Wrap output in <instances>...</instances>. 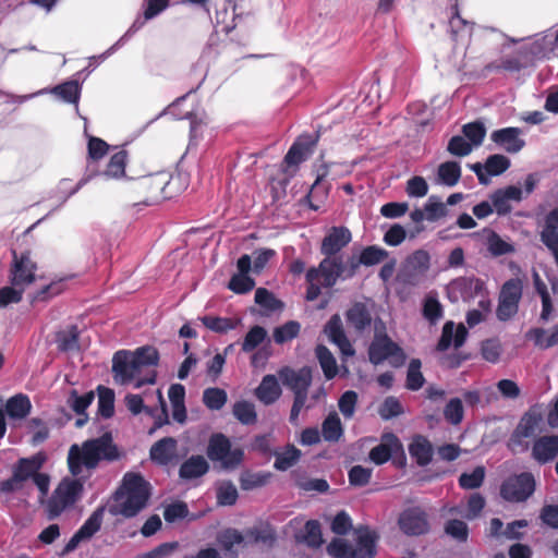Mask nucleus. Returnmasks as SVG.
<instances>
[{"mask_svg":"<svg viewBox=\"0 0 558 558\" xmlns=\"http://www.w3.org/2000/svg\"><path fill=\"white\" fill-rule=\"evenodd\" d=\"M121 458V452L110 432L97 438L87 439L81 446L74 444L68 453V466L73 476H78L83 468L95 470L101 461L113 462Z\"/></svg>","mask_w":558,"mask_h":558,"instance_id":"obj_1","label":"nucleus"},{"mask_svg":"<svg viewBox=\"0 0 558 558\" xmlns=\"http://www.w3.org/2000/svg\"><path fill=\"white\" fill-rule=\"evenodd\" d=\"M150 485L138 473H126L122 486L114 493L116 504L109 508L112 515L133 518L148 504Z\"/></svg>","mask_w":558,"mask_h":558,"instance_id":"obj_2","label":"nucleus"},{"mask_svg":"<svg viewBox=\"0 0 558 558\" xmlns=\"http://www.w3.org/2000/svg\"><path fill=\"white\" fill-rule=\"evenodd\" d=\"M374 339L367 351L369 362L379 365L386 360H390L392 366H401L405 361L402 348L387 335L386 325L380 318L374 320Z\"/></svg>","mask_w":558,"mask_h":558,"instance_id":"obj_3","label":"nucleus"},{"mask_svg":"<svg viewBox=\"0 0 558 558\" xmlns=\"http://www.w3.org/2000/svg\"><path fill=\"white\" fill-rule=\"evenodd\" d=\"M282 384L294 395L290 411L289 421L292 425H299V415L305 407L308 388L312 384V371L304 366L298 371L290 367H283L279 372Z\"/></svg>","mask_w":558,"mask_h":558,"instance_id":"obj_4","label":"nucleus"},{"mask_svg":"<svg viewBox=\"0 0 558 558\" xmlns=\"http://www.w3.org/2000/svg\"><path fill=\"white\" fill-rule=\"evenodd\" d=\"M84 483L82 478L64 477L47 501V517L58 518L65 509L74 506L82 497Z\"/></svg>","mask_w":558,"mask_h":558,"instance_id":"obj_5","label":"nucleus"},{"mask_svg":"<svg viewBox=\"0 0 558 558\" xmlns=\"http://www.w3.org/2000/svg\"><path fill=\"white\" fill-rule=\"evenodd\" d=\"M206 453L210 461L220 462L225 470H235L244 460V450L240 447L232 449L230 439L222 433L209 437Z\"/></svg>","mask_w":558,"mask_h":558,"instance_id":"obj_6","label":"nucleus"},{"mask_svg":"<svg viewBox=\"0 0 558 558\" xmlns=\"http://www.w3.org/2000/svg\"><path fill=\"white\" fill-rule=\"evenodd\" d=\"M522 294L523 281L520 278H511L501 286L496 310L500 322H507L517 315Z\"/></svg>","mask_w":558,"mask_h":558,"instance_id":"obj_7","label":"nucleus"},{"mask_svg":"<svg viewBox=\"0 0 558 558\" xmlns=\"http://www.w3.org/2000/svg\"><path fill=\"white\" fill-rule=\"evenodd\" d=\"M536 482L531 472L507 477L500 485V496L509 502H523L535 492Z\"/></svg>","mask_w":558,"mask_h":558,"instance_id":"obj_8","label":"nucleus"},{"mask_svg":"<svg viewBox=\"0 0 558 558\" xmlns=\"http://www.w3.org/2000/svg\"><path fill=\"white\" fill-rule=\"evenodd\" d=\"M430 268V255L425 250H416L402 264L398 280L405 286H418Z\"/></svg>","mask_w":558,"mask_h":558,"instance_id":"obj_9","label":"nucleus"},{"mask_svg":"<svg viewBox=\"0 0 558 558\" xmlns=\"http://www.w3.org/2000/svg\"><path fill=\"white\" fill-rule=\"evenodd\" d=\"M37 264L31 257V251L26 250L17 254L12 250V264L10 269L11 283L14 287L25 288L36 279Z\"/></svg>","mask_w":558,"mask_h":558,"instance_id":"obj_10","label":"nucleus"},{"mask_svg":"<svg viewBox=\"0 0 558 558\" xmlns=\"http://www.w3.org/2000/svg\"><path fill=\"white\" fill-rule=\"evenodd\" d=\"M400 530L409 536H420L429 532L428 515L421 507L404 509L398 519Z\"/></svg>","mask_w":558,"mask_h":558,"instance_id":"obj_11","label":"nucleus"},{"mask_svg":"<svg viewBox=\"0 0 558 558\" xmlns=\"http://www.w3.org/2000/svg\"><path fill=\"white\" fill-rule=\"evenodd\" d=\"M397 453L401 456L398 464L403 466L405 464V456L400 439L393 433H385L381 436L380 444L371 449L369 459L375 464L380 465ZM395 462L397 463V461Z\"/></svg>","mask_w":558,"mask_h":558,"instance_id":"obj_12","label":"nucleus"},{"mask_svg":"<svg viewBox=\"0 0 558 558\" xmlns=\"http://www.w3.org/2000/svg\"><path fill=\"white\" fill-rule=\"evenodd\" d=\"M113 379L117 384L128 385L136 379L141 371L131 351L120 350L112 359Z\"/></svg>","mask_w":558,"mask_h":558,"instance_id":"obj_13","label":"nucleus"},{"mask_svg":"<svg viewBox=\"0 0 558 558\" xmlns=\"http://www.w3.org/2000/svg\"><path fill=\"white\" fill-rule=\"evenodd\" d=\"M319 135L302 134L289 148L283 158V162L288 168L294 167L295 169L305 160H307L317 145Z\"/></svg>","mask_w":558,"mask_h":558,"instance_id":"obj_14","label":"nucleus"},{"mask_svg":"<svg viewBox=\"0 0 558 558\" xmlns=\"http://www.w3.org/2000/svg\"><path fill=\"white\" fill-rule=\"evenodd\" d=\"M102 518L104 508H97L65 544L61 555L64 556L72 553L82 541L89 539L94 536L101 527Z\"/></svg>","mask_w":558,"mask_h":558,"instance_id":"obj_15","label":"nucleus"},{"mask_svg":"<svg viewBox=\"0 0 558 558\" xmlns=\"http://www.w3.org/2000/svg\"><path fill=\"white\" fill-rule=\"evenodd\" d=\"M324 332L327 335L329 341L337 345L343 356H353L355 350L348 339L341 317L339 314H333L324 327Z\"/></svg>","mask_w":558,"mask_h":558,"instance_id":"obj_16","label":"nucleus"},{"mask_svg":"<svg viewBox=\"0 0 558 558\" xmlns=\"http://www.w3.org/2000/svg\"><path fill=\"white\" fill-rule=\"evenodd\" d=\"M532 459L541 465L558 457V435H543L534 439L531 447Z\"/></svg>","mask_w":558,"mask_h":558,"instance_id":"obj_17","label":"nucleus"},{"mask_svg":"<svg viewBox=\"0 0 558 558\" xmlns=\"http://www.w3.org/2000/svg\"><path fill=\"white\" fill-rule=\"evenodd\" d=\"M46 460L47 457L44 452H37L32 457L24 458V468L29 473L28 480L33 481L43 497L47 496L50 486V476L47 473L40 472Z\"/></svg>","mask_w":558,"mask_h":558,"instance_id":"obj_18","label":"nucleus"},{"mask_svg":"<svg viewBox=\"0 0 558 558\" xmlns=\"http://www.w3.org/2000/svg\"><path fill=\"white\" fill-rule=\"evenodd\" d=\"M352 235L348 228L332 227L322 241L320 253L324 256L337 255L350 243Z\"/></svg>","mask_w":558,"mask_h":558,"instance_id":"obj_19","label":"nucleus"},{"mask_svg":"<svg viewBox=\"0 0 558 558\" xmlns=\"http://www.w3.org/2000/svg\"><path fill=\"white\" fill-rule=\"evenodd\" d=\"M539 238L558 266V208H554L547 214Z\"/></svg>","mask_w":558,"mask_h":558,"instance_id":"obj_20","label":"nucleus"},{"mask_svg":"<svg viewBox=\"0 0 558 558\" xmlns=\"http://www.w3.org/2000/svg\"><path fill=\"white\" fill-rule=\"evenodd\" d=\"M520 134L521 130L519 128L509 126L494 131L490 138L507 153L515 154L525 146V142L520 137Z\"/></svg>","mask_w":558,"mask_h":558,"instance_id":"obj_21","label":"nucleus"},{"mask_svg":"<svg viewBox=\"0 0 558 558\" xmlns=\"http://www.w3.org/2000/svg\"><path fill=\"white\" fill-rule=\"evenodd\" d=\"M166 184L167 182L161 175L151 174L141 178L136 183V189L143 194L142 202L148 205L163 197Z\"/></svg>","mask_w":558,"mask_h":558,"instance_id":"obj_22","label":"nucleus"},{"mask_svg":"<svg viewBox=\"0 0 558 558\" xmlns=\"http://www.w3.org/2000/svg\"><path fill=\"white\" fill-rule=\"evenodd\" d=\"M345 319L356 332L362 333L371 327L373 317L368 306L363 302H355L345 312Z\"/></svg>","mask_w":558,"mask_h":558,"instance_id":"obj_23","label":"nucleus"},{"mask_svg":"<svg viewBox=\"0 0 558 558\" xmlns=\"http://www.w3.org/2000/svg\"><path fill=\"white\" fill-rule=\"evenodd\" d=\"M178 441L173 437H163L156 441L149 451L150 459L160 465L169 464L175 457Z\"/></svg>","mask_w":558,"mask_h":558,"instance_id":"obj_24","label":"nucleus"},{"mask_svg":"<svg viewBox=\"0 0 558 558\" xmlns=\"http://www.w3.org/2000/svg\"><path fill=\"white\" fill-rule=\"evenodd\" d=\"M409 453L417 465L426 466L432 462L434 449L425 436L416 435L409 445Z\"/></svg>","mask_w":558,"mask_h":558,"instance_id":"obj_25","label":"nucleus"},{"mask_svg":"<svg viewBox=\"0 0 558 558\" xmlns=\"http://www.w3.org/2000/svg\"><path fill=\"white\" fill-rule=\"evenodd\" d=\"M209 463L201 454L191 456L179 469V476L182 480H195L202 477L209 471Z\"/></svg>","mask_w":558,"mask_h":558,"instance_id":"obj_26","label":"nucleus"},{"mask_svg":"<svg viewBox=\"0 0 558 558\" xmlns=\"http://www.w3.org/2000/svg\"><path fill=\"white\" fill-rule=\"evenodd\" d=\"M526 340L533 341L534 345L546 350L558 345V324L553 326L549 330L541 327H534L525 333Z\"/></svg>","mask_w":558,"mask_h":558,"instance_id":"obj_27","label":"nucleus"},{"mask_svg":"<svg viewBox=\"0 0 558 558\" xmlns=\"http://www.w3.org/2000/svg\"><path fill=\"white\" fill-rule=\"evenodd\" d=\"M29 473L24 468V458L16 461L12 469V475L0 482V493L12 494L23 488L24 482L28 480Z\"/></svg>","mask_w":558,"mask_h":558,"instance_id":"obj_28","label":"nucleus"},{"mask_svg":"<svg viewBox=\"0 0 558 558\" xmlns=\"http://www.w3.org/2000/svg\"><path fill=\"white\" fill-rule=\"evenodd\" d=\"M281 388L275 375L263 377L255 390L257 399L266 405L275 403L281 396Z\"/></svg>","mask_w":558,"mask_h":558,"instance_id":"obj_29","label":"nucleus"},{"mask_svg":"<svg viewBox=\"0 0 558 558\" xmlns=\"http://www.w3.org/2000/svg\"><path fill=\"white\" fill-rule=\"evenodd\" d=\"M543 421V412L539 405L531 407L520 418L517 427L522 436L532 437L536 434L541 422Z\"/></svg>","mask_w":558,"mask_h":558,"instance_id":"obj_30","label":"nucleus"},{"mask_svg":"<svg viewBox=\"0 0 558 558\" xmlns=\"http://www.w3.org/2000/svg\"><path fill=\"white\" fill-rule=\"evenodd\" d=\"M378 535L376 532L365 529L360 531L356 539V547L353 548L354 558H375L376 556V542Z\"/></svg>","mask_w":558,"mask_h":558,"instance_id":"obj_31","label":"nucleus"},{"mask_svg":"<svg viewBox=\"0 0 558 558\" xmlns=\"http://www.w3.org/2000/svg\"><path fill=\"white\" fill-rule=\"evenodd\" d=\"M128 161V151L120 149L110 156L106 165L102 175L107 179H121L125 175V167Z\"/></svg>","mask_w":558,"mask_h":558,"instance_id":"obj_32","label":"nucleus"},{"mask_svg":"<svg viewBox=\"0 0 558 558\" xmlns=\"http://www.w3.org/2000/svg\"><path fill=\"white\" fill-rule=\"evenodd\" d=\"M202 324L209 330L217 333H227L233 330L241 323L240 318L220 317L213 315H205L199 317Z\"/></svg>","mask_w":558,"mask_h":558,"instance_id":"obj_33","label":"nucleus"},{"mask_svg":"<svg viewBox=\"0 0 558 558\" xmlns=\"http://www.w3.org/2000/svg\"><path fill=\"white\" fill-rule=\"evenodd\" d=\"M315 355L319 362L326 379H333L338 374L337 361L331 351L324 344L315 348Z\"/></svg>","mask_w":558,"mask_h":558,"instance_id":"obj_34","label":"nucleus"},{"mask_svg":"<svg viewBox=\"0 0 558 558\" xmlns=\"http://www.w3.org/2000/svg\"><path fill=\"white\" fill-rule=\"evenodd\" d=\"M461 178V167L458 161H445L438 166L437 181L447 186H454Z\"/></svg>","mask_w":558,"mask_h":558,"instance_id":"obj_35","label":"nucleus"},{"mask_svg":"<svg viewBox=\"0 0 558 558\" xmlns=\"http://www.w3.org/2000/svg\"><path fill=\"white\" fill-rule=\"evenodd\" d=\"M343 435V427L339 415L331 412L322 424V436L326 441L337 442Z\"/></svg>","mask_w":558,"mask_h":558,"instance_id":"obj_36","label":"nucleus"},{"mask_svg":"<svg viewBox=\"0 0 558 558\" xmlns=\"http://www.w3.org/2000/svg\"><path fill=\"white\" fill-rule=\"evenodd\" d=\"M32 409L29 398L25 395H15L11 397L5 404L7 413L12 418L26 417Z\"/></svg>","mask_w":558,"mask_h":558,"instance_id":"obj_37","label":"nucleus"},{"mask_svg":"<svg viewBox=\"0 0 558 558\" xmlns=\"http://www.w3.org/2000/svg\"><path fill=\"white\" fill-rule=\"evenodd\" d=\"M451 287L465 300L480 294L484 289V282L478 278L461 277L452 281Z\"/></svg>","mask_w":558,"mask_h":558,"instance_id":"obj_38","label":"nucleus"},{"mask_svg":"<svg viewBox=\"0 0 558 558\" xmlns=\"http://www.w3.org/2000/svg\"><path fill=\"white\" fill-rule=\"evenodd\" d=\"M422 362L420 359H412L407 371L405 388L411 391L420 390L425 384V377L421 372Z\"/></svg>","mask_w":558,"mask_h":558,"instance_id":"obj_39","label":"nucleus"},{"mask_svg":"<svg viewBox=\"0 0 558 558\" xmlns=\"http://www.w3.org/2000/svg\"><path fill=\"white\" fill-rule=\"evenodd\" d=\"M275 469L287 471L298 463L301 458V451L293 445H288L282 452H275Z\"/></svg>","mask_w":558,"mask_h":558,"instance_id":"obj_40","label":"nucleus"},{"mask_svg":"<svg viewBox=\"0 0 558 558\" xmlns=\"http://www.w3.org/2000/svg\"><path fill=\"white\" fill-rule=\"evenodd\" d=\"M94 398L95 395L93 391H88L85 395L80 396L76 389H72L66 399V404L77 415H85L86 410L94 401Z\"/></svg>","mask_w":558,"mask_h":558,"instance_id":"obj_41","label":"nucleus"},{"mask_svg":"<svg viewBox=\"0 0 558 558\" xmlns=\"http://www.w3.org/2000/svg\"><path fill=\"white\" fill-rule=\"evenodd\" d=\"M227 392L218 387H210L203 392V403L211 411L221 410L227 403Z\"/></svg>","mask_w":558,"mask_h":558,"instance_id":"obj_42","label":"nucleus"},{"mask_svg":"<svg viewBox=\"0 0 558 558\" xmlns=\"http://www.w3.org/2000/svg\"><path fill=\"white\" fill-rule=\"evenodd\" d=\"M98 413L105 417L110 418L114 414V392L112 389L98 386Z\"/></svg>","mask_w":558,"mask_h":558,"instance_id":"obj_43","label":"nucleus"},{"mask_svg":"<svg viewBox=\"0 0 558 558\" xmlns=\"http://www.w3.org/2000/svg\"><path fill=\"white\" fill-rule=\"evenodd\" d=\"M270 477L271 474L268 472L244 471L240 476V486L243 490H252L265 486Z\"/></svg>","mask_w":558,"mask_h":558,"instance_id":"obj_44","label":"nucleus"},{"mask_svg":"<svg viewBox=\"0 0 558 558\" xmlns=\"http://www.w3.org/2000/svg\"><path fill=\"white\" fill-rule=\"evenodd\" d=\"M109 149L110 145L106 141L89 135L87 142V162H98L109 153Z\"/></svg>","mask_w":558,"mask_h":558,"instance_id":"obj_45","label":"nucleus"},{"mask_svg":"<svg viewBox=\"0 0 558 558\" xmlns=\"http://www.w3.org/2000/svg\"><path fill=\"white\" fill-rule=\"evenodd\" d=\"M132 355L140 368L142 371L145 366H157L159 362V352L156 348L150 345H145L137 348Z\"/></svg>","mask_w":558,"mask_h":558,"instance_id":"obj_46","label":"nucleus"},{"mask_svg":"<svg viewBox=\"0 0 558 558\" xmlns=\"http://www.w3.org/2000/svg\"><path fill=\"white\" fill-rule=\"evenodd\" d=\"M51 93L66 102L77 104L80 99L81 88L76 81H66L62 84L54 86Z\"/></svg>","mask_w":558,"mask_h":558,"instance_id":"obj_47","label":"nucleus"},{"mask_svg":"<svg viewBox=\"0 0 558 558\" xmlns=\"http://www.w3.org/2000/svg\"><path fill=\"white\" fill-rule=\"evenodd\" d=\"M78 328L75 325L70 326L68 330L60 331L57 335L58 349L62 352L78 349Z\"/></svg>","mask_w":558,"mask_h":558,"instance_id":"obj_48","label":"nucleus"},{"mask_svg":"<svg viewBox=\"0 0 558 558\" xmlns=\"http://www.w3.org/2000/svg\"><path fill=\"white\" fill-rule=\"evenodd\" d=\"M232 412L236 420L244 425H252L257 421L255 407L248 401L242 400L235 402Z\"/></svg>","mask_w":558,"mask_h":558,"instance_id":"obj_49","label":"nucleus"},{"mask_svg":"<svg viewBox=\"0 0 558 558\" xmlns=\"http://www.w3.org/2000/svg\"><path fill=\"white\" fill-rule=\"evenodd\" d=\"M404 413V409L400 400L395 396L385 398L378 408V414L384 421H389Z\"/></svg>","mask_w":558,"mask_h":558,"instance_id":"obj_50","label":"nucleus"},{"mask_svg":"<svg viewBox=\"0 0 558 558\" xmlns=\"http://www.w3.org/2000/svg\"><path fill=\"white\" fill-rule=\"evenodd\" d=\"M444 418L451 425H459L464 417V408L460 398H451L444 408Z\"/></svg>","mask_w":558,"mask_h":558,"instance_id":"obj_51","label":"nucleus"},{"mask_svg":"<svg viewBox=\"0 0 558 558\" xmlns=\"http://www.w3.org/2000/svg\"><path fill=\"white\" fill-rule=\"evenodd\" d=\"M331 256H325L319 263L318 267H311L310 269L316 270V278H323L322 286L324 288H332L337 283V274L331 266Z\"/></svg>","mask_w":558,"mask_h":558,"instance_id":"obj_52","label":"nucleus"},{"mask_svg":"<svg viewBox=\"0 0 558 558\" xmlns=\"http://www.w3.org/2000/svg\"><path fill=\"white\" fill-rule=\"evenodd\" d=\"M301 325L295 320H289L286 324L275 328L272 337L278 344L291 341L300 333Z\"/></svg>","mask_w":558,"mask_h":558,"instance_id":"obj_53","label":"nucleus"},{"mask_svg":"<svg viewBox=\"0 0 558 558\" xmlns=\"http://www.w3.org/2000/svg\"><path fill=\"white\" fill-rule=\"evenodd\" d=\"M423 316L430 324H436L444 315V308L436 295L428 294L423 303Z\"/></svg>","mask_w":558,"mask_h":558,"instance_id":"obj_54","label":"nucleus"},{"mask_svg":"<svg viewBox=\"0 0 558 558\" xmlns=\"http://www.w3.org/2000/svg\"><path fill=\"white\" fill-rule=\"evenodd\" d=\"M388 257V252L376 245H369L362 250L359 255V262L363 263V266H374Z\"/></svg>","mask_w":558,"mask_h":558,"instance_id":"obj_55","label":"nucleus"},{"mask_svg":"<svg viewBox=\"0 0 558 558\" xmlns=\"http://www.w3.org/2000/svg\"><path fill=\"white\" fill-rule=\"evenodd\" d=\"M510 165V159L508 157L495 154L487 157L484 168L488 175L496 177L507 171Z\"/></svg>","mask_w":558,"mask_h":558,"instance_id":"obj_56","label":"nucleus"},{"mask_svg":"<svg viewBox=\"0 0 558 558\" xmlns=\"http://www.w3.org/2000/svg\"><path fill=\"white\" fill-rule=\"evenodd\" d=\"M267 337V331L262 326H253L244 337L242 342L243 352L254 351Z\"/></svg>","mask_w":558,"mask_h":558,"instance_id":"obj_57","label":"nucleus"},{"mask_svg":"<svg viewBox=\"0 0 558 558\" xmlns=\"http://www.w3.org/2000/svg\"><path fill=\"white\" fill-rule=\"evenodd\" d=\"M485 478V468L476 466L471 473H462L459 477V485L463 489H475L482 486Z\"/></svg>","mask_w":558,"mask_h":558,"instance_id":"obj_58","label":"nucleus"},{"mask_svg":"<svg viewBox=\"0 0 558 558\" xmlns=\"http://www.w3.org/2000/svg\"><path fill=\"white\" fill-rule=\"evenodd\" d=\"M295 486L303 492H317L320 494L329 490V484L325 478H310L299 475L295 478Z\"/></svg>","mask_w":558,"mask_h":558,"instance_id":"obj_59","label":"nucleus"},{"mask_svg":"<svg viewBox=\"0 0 558 558\" xmlns=\"http://www.w3.org/2000/svg\"><path fill=\"white\" fill-rule=\"evenodd\" d=\"M463 135L470 141L472 146H478L483 143L486 135V129L483 122L475 121L462 126Z\"/></svg>","mask_w":558,"mask_h":558,"instance_id":"obj_60","label":"nucleus"},{"mask_svg":"<svg viewBox=\"0 0 558 558\" xmlns=\"http://www.w3.org/2000/svg\"><path fill=\"white\" fill-rule=\"evenodd\" d=\"M487 248L495 257L514 252V246L502 240L500 235L494 231L487 238Z\"/></svg>","mask_w":558,"mask_h":558,"instance_id":"obj_61","label":"nucleus"},{"mask_svg":"<svg viewBox=\"0 0 558 558\" xmlns=\"http://www.w3.org/2000/svg\"><path fill=\"white\" fill-rule=\"evenodd\" d=\"M326 550L332 558H354L353 547L343 538H333Z\"/></svg>","mask_w":558,"mask_h":558,"instance_id":"obj_62","label":"nucleus"},{"mask_svg":"<svg viewBox=\"0 0 558 558\" xmlns=\"http://www.w3.org/2000/svg\"><path fill=\"white\" fill-rule=\"evenodd\" d=\"M255 287V281L248 275L235 274L231 277L228 288L236 293L244 294L253 290Z\"/></svg>","mask_w":558,"mask_h":558,"instance_id":"obj_63","label":"nucleus"},{"mask_svg":"<svg viewBox=\"0 0 558 558\" xmlns=\"http://www.w3.org/2000/svg\"><path fill=\"white\" fill-rule=\"evenodd\" d=\"M445 532L461 543L466 542L469 537L468 524L458 519L448 520L445 524Z\"/></svg>","mask_w":558,"mask_h":558,"instance_id":"obj_64","label":"nucleus"}]
</instances>
